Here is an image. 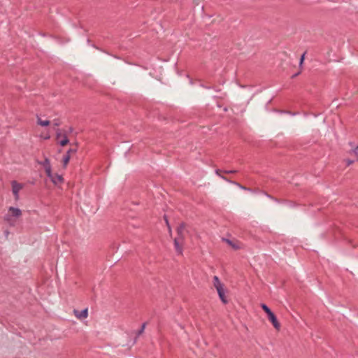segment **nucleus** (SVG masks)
I'll return each instance as SVG.
<instances>
[{
    "instance_id": "obj_1",
    "label": "nucleus",
    "mask_w": 358,
    "mask_h": 358,
    "mask_svg": "<svg viewBox=\"0 0 358 358\" xmlns=\"http://www.w3.org/2000/svg\"><path fill=\"white\" fill-rule=\"evenodd\" d=\"M213 286L216 289L219 298L224 304L228 303V299L225 295L224 285L221 282L220 278L215 275L213 280Z\"/></svg>"
},
{
    "instance_id": "obj_2",
    "label": "nucleus",
    "mask_w": 358,
    "mask_h": 358,
    "mask_svg": "<svg viewBox=\"0 0 358 358\" xmlns=\"http://www.w3.org/2000/svg\"><path fill=\"white\" fill-rule=\"evenodd\" d=\"M261 308L267 314L268 319L272 323L275 329L279 330L280 328V324L278 322L275 315L271 311V310L268 308L267 305L265 303L261 304Z\"/></svg>"
},
{
    "instance_id": "obj_3",
    "label": "nucleus",
    "mask_w": 358,
    "mask_h": 358,
    "mask_svg": "<svg viewBox=\"0 0 358 358\" xmlns=\"http://www.w3.org/2000/svg\"><path fill=\"white\" fill-rule=\"evenodd\" d=\"M184 236H176L174 238L173 243H174V248L176 250V252L178 255H182V245L184 244Z\"/></svg>"
},
{
    "instance_id": "obj_4",
    "label": "nucleus",
    "mask_w": 358,
    "mask_h": 358,
    "mask_svg": "<svg viewBox=\"0 0 358 358\" xmlns=\"http://www.w3.org/2000/svg\"><path fill=\"white\" fill-rule=\"evenodd\" d=\"M56 138L61 146H65L69 143L67 135L66 134H62L59 129L56 131Z\"/></svg>"
},
{
    "instance_id": "obj_5",
    "label": "nucleus",
    "mask_w": 358,
    "mask_h": 358,
    "mask_svg": "<svg viewBox=\"0 0 358 358\" xmlns=\"http://www.w3.org/2000/svg\"><path fill=\"white\" fill-rule=\"evenodd\" d=\"M11 185L13 194L15 196V199L17 200L19 199V192L23 188V185L18 183L15 180L12 181Z\"/></svg>"
},
{
    "instance_id": "obj_6",
    "label": "nucleus",
    "mask_w": 358,
    "mask_h": 358,
    "mask_svg": "<svg viewBox=\"0 0 358 358\" xmlns=\"http://www.w3.org/2000/svg\"><path fill=\"white\" fill-rule=\"evenodd\" d=\"M38 163L44 167L47 176L50 177L52 169L50 159L48 157H45L43 162H38Z\"/></svg>"
},
{
    "instance_id": "obj_7",
    "label": "nucleus",
    "mask_w": 358,
    "mask_h": 358,
    "mask_svg": "<svg viewBox=\"0 0 358 358\" xmlns=\"http://www.w3.org/2000/svg\"><path fill=\"white\" fill-rule=\"evenodd\" d=\"M73 313H74L75 316L79 320L85 319L88 316V309L85 308V309L82 310L81 311H79V310L75 309L73 310Z\"/></svg>"
},
{
    "instance_id": "obj_8",
    "label": "nucleus",
    "mask_w": 358,
    "mask_h": 358,
    "mask_svg": "<svg viewBox=\"0 0 358 358\" xmlns=\"http://www.w3.org/2000/svg\"><path fill=\"white\" fill-rule=\"evenodd\" d=\"M77 152V149H73V148H70L68 150V151L66 152V154L63 157V165L64 166H66L69 160H70V158H71V153H75Z\"/></svg>"
},
{
    "instance_id": "obj_9",
    "label": "nucleus",
    "mask_w": 358,
    "mask_h": 358,
    "mask_svg": "<svg viewBox=\"0 0 358 358\" xmlns=\"http://www.w3.org/2000/svg\"><path fill=\"white\" fill-rule=\"evenodd\" d=\"M51 181L55 184L57 185L59 183H61L63 182V178L62 176L57 174V173H52L51 171V176L48 177Z\"/></svg>"
},
{
    "instance_id": "obj_10",
    "label": "nucleus",
    "mask_w": 358,
    "mask_h": 358,
    "mask_svg": "<svg viewBox=\"0 0 358 358\" xmlns=\"http://www.w3.org/2000/svg\"><path fill=\"white\" fill-rule=\"evenodd\" d=\"M8 213L14 217H19L22 215V211L20 208L15 207H10L8 208Z\"/></svg>"
},
{
    "instance_id": "obj_11",
    "label": "nucleus",
    "mask_w": 358,
    "mask_h": 358,
    "mask_svg": "<svg viewBox=\"0 0 358 358\" xmlns=\"http://www.w3.org/2000/svg\"><path fill=\"white\" fill-rule=\"evenodd\" d=\"M4 220L10 225L13 226L15 223V220H13V217L11 216L10 214L7 213L4 215Z\"/></svg>"
},
{
    "instance_id": "obj_12",
    "label": "nucleus",
    "mask_w": 358,
    "mask_h": 358,
    "mask_svg": "<svg viewBox=\"0 0 358 358\" xmlns=\"http://www.w3.org/2000/svg\"><path fill=\"white\" fill-rule=\"evenodd\" d=\"M185 225L184 223H181L177 228V236H184L183 231L185 229Z\"/></svg>"
},
{
    "instance_id": "obj_13",
    "label": "nucleus",
    "mask_w": 358,
    "mask_h": 358,
    "mask_svg": "<svg viewBox=\"0 0 358 358\" xmlns=\"http://www.w3.org/2000/svg\"><path fill=\"white\" fill-rule=\"evenodd\" d=\"M37 124L42 127H46L50 125V122L49 120H42L39 117H37Z\"/></svg>"
},
{
    "instance_id": "obj_14",
    "label": "nucleus",
    "mask_w": 358,
    "mask_h": 358,
    "mask_svg": "<svg viewBox=\"0 0 358 358\" xmlns=\"http://www.w3.org/2000/svg\"><path fill=\"white\" fill-rule=\"evenodd\" d=\"M233 184L238 186L239 188L242 189H244V190H247V191H249V192H252V189L250 188H248V187H246L245 186H243L242 185H241L240 183L237 182H233Z\"/></svg>"
},
{
    "instance_id": "obj_15",
    "label": "nucleus",
    "mask_w": 358,
    "mask_h": 358,
    "mask_svg": "<svg viewBox=\"0 0 358 358\" xmlns=\"http://www.w3.org/2000/svg\"><path fill=\"white\" fill-rule=\"evenodd\" d=\"M349 154H354L357 159L358 158V145L355 146V148L350 150Z\"/></svg>"
},
{
    "instance_id": "obj_16",
    "label": "nucleus",
    "mask_w": 358,
    "mask_h": 358,
    "mask_svg": "<svg viewBox=\"0 0 358 358\" xmlns=\"http://www.w3.org/2000/svg\"><path fill=\"white\" fill-rule=\"evenodd\" d=\"M145 326H146V323L145 322L143 323L141 329L136 333L137 336H139L141 334H142L143 333Z\"/></svg>"
},
{
    "instance_id": "obj_17",
    "label": "nucleus",
    "mask_w": 358,
    "mask_h": 358,
    "mask_svg": "<svg viewBox=\"0 0 358 358\" xmlns=\"http://www.w3.org/2000/svg\"><path fill=\"white\" fill-rule=\"evenodd\" d=\"M224 241H226V242H227L229 245H230L232 248H235V249H237V248H238V247H237V246H236V245H235V244H234L231 241H230V240H229V239H225V238H224Z\"/></svg>"
},
{
    "instance_id": "obj_18",
    "label": "nucleus",
    "mask_w": 358,
    "mask_h": 358,
    "mask_svg": "<svg viewBox=\"0 0 358 358\" xmlns=\"http://www.w3.org/2000/svg\"><path fill=\"white\" fill-rule=\"evenodd\" d=\"M238 171L236 170H223L224 173H236Z\"/></svg>"
},
{
    "instance_id": "obj_19",
    "label": "nucleus",
    "mask_w": 358,
    "mask_h": 358,
    "mask_svg": "<svg viewBox=\"0 0 358 358\" xmlns=\"http://www.w3.org/2000/svg\"><path fill=\"white\" fill-rule=\"evenodd\" d=\"M305 55H306V52H304L301 56V58H300V62H299V65L301 66L303 64V62L304 61V59H305Z\"/></svg>"
},
{
    "instance_id": "obj_20",
    "label": "nucleus",
    "mask_w": 358,
    "mask_h": 358,
    "mask_svg": "<svg viewBox=\"0 0 358 358\" xmlns=\"http://www.w3.org/2000/svg\"><path fill=\"white\" fill-rule=\"evenodd\" d=\"M61 124V122L59 120H54L53 125L55 127H59Z\"/></svg>"
},
{
    "instance_id": "obj_21",
    "label": "nucleus",
    "mask_w": 358,
    "mask_h": 358,
    "mask_svg": "<svg viewBox=\"0 0 358 358\" xmlns=\"http://www.w3.org/2000/svg\"><path fill=\"white\" fill-rule=\"evenodd\" d=\"M221 178L224 180L225 181L228 182H230V183H232L233 184V182L232 180H231L230 179H229L228 178L224 176H221Z\"/></svg>"
},
{
    "instance_id": "obj_22",
    "label": "nucleus",
    "mask_w": 358,
    "mask_h": 358,
    "mask_svg": "<svg viewBox=\"0 0 358 358\" xmlns=\"http://www.w3.org/2000/svg\"><path fill=\"white\" fill-rule=\"evenodd\" d=\"M221 173H223V170H220V169H216L215 170V173L220 176L221 178L222 175H221Z\"/></svg>"
},
{
    "instance_id": "obj_23",
    "label": "nucleus",
    "mask_w": 358,
    "mask_h": 358,
    "mask_svg": "<svg viewBox=\"0 0 358 358\" xmlns=\"http://www.w3.org/2000/svg\"><path fill=\"white\" fill-rule=\"evenodd\" d=\"M353 163H354V160H351V159L346 160L347 166H350V165L352 164Z\"/></svg>"
},
{
    "instance_id": "obj_24",
    "label": "nucleus",
    "mask_w": 358,
    "mask_h": 358,
    "mask_svg": "<svg viewBox=\"0 0 358 358\" xmlns=\"http://www.w3.org/2000/svg\"><path fill=\"white\" fill-rule=\"evenodd\" d=\"M164 219H165V220H166V224H167V226H168V228H169V230L171 231V227H170V225H169V221H168V220H167V218H166V216L164 217Z\"/></svg>"
},
{
    "instance_id": "obj_25",
    "label": "nucleus",
    "mask_w": 358,
    "mask_h": 358,
    "mask_svg": "<svg viewBox=\"0 0 358 358\" xmlns=\"http://www.w3.org/2000/svg\"><path fill=\"white\" fill-rule=\"evenodd\" d=\"M264 194H266L268 198H271V199H273V200H275V201H278V199H274L272 196L269 195L268 194H267V193H266V192H265Z\"/></svg>"
},
{
    "instance_id": "obj_26",
    "label": "nucleus",
    "mask_w": 358,
    "mask_h": 358,
    "mask_svg": "<svg viewBox=\"0 0 358 358\" xmlns=\"http://www.w3.org/2000/svg\"><path fill=\"white\" fill-rule=\"evenodd\" d=\"M348 144H349V145H350V147H352V149H353V148H355V145H354V143H353V142H349V143H348Z\"/></svg>"
},
{
    "instance_id": "obj_27",
    "label": "nucleus",
    "mask_w": 358,
    "mask_h": 358,
    "mask_svg": "<svg viewBox=\"0 0 358 358\" xmlns=\"http://www.w3.org/2000/svg\"><path fill=\"white\" fill-rule=\"evenodd\" d=\"M300 73H295L294 75L292 76V78H295L296 76H297Z\"/></svg>"
},
{
    "instance_id": "obj_28",
    "label": "nucleus",
    "mask_w": 358,
    "mask_h": 358,
    "mask_svg": "<svg viewBox=\"0 0 358 358\" xmlns=\"http://www.w3.org/2000/svg\"><path fill=\"white\" fill-rule=\"evenodd\" d=\"M73 129L72 127H70V128H69V132H72V131H73Z\"/></svg>"
},
{
    "instance_id": "obj_29",
    "label": "nucleus",
    "mask_w": 358,
    "mask_h": 358,
    "mask_svg": "<svg viewBox=\"0 0 358 358\" xmlns=\"http://www.w3.org/2000/svg\"><path fill=\"white\" fill-rule=\"evenodd\" d=\"M5 233H6V236L8 234V231H5Z\"/></svg>"
}]
</instances>
